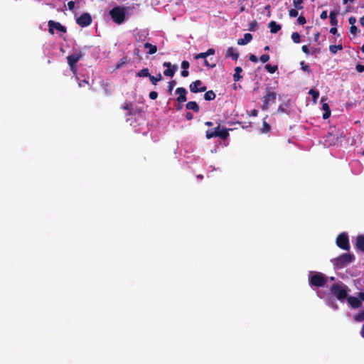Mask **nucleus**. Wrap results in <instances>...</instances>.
<instances>
[{"instance_id":"f257e3e1","label":"nucleus","mask_w":364,"mask_h":364,"mask_svg":"<svg viewBox=\"0 0 364 364\" xmlns=\"http://www.w3.org/2000/svg\"><path fill=\"white\" fill-rule=\"evenodd\" d=\"M327 282L328 278L323 273L313 271L309 272V282L310 286L322 287L326 284Z\"/></svg>"},{"instance_id":"f03ea898","label":"nucleus","mask_w":364,"mask_h":364,"mask_svg":"<svg viewBox=\"0 0 364 364\" xmlns=\"http://www.w3.org/2000/svg\"><path fill=\"white\" fill-rule=\"evenodd\" d=\"M127 9L124 6H117L109 11V15L112 21L117 24H122L126 18Z\"/></svg>"},{"instance_id":"7ed1b4c3","label":"nucleus","mask_w":364,"mask_h":364,"mask_svg":"<svg viewBox=\"0 0 364 364\" xmlns=\"http://www.w3.org/2000/svg\"><path fill=\"white\" fill-rule=\"evenodd\" d=\"M229 130L230 129L225 127L221 128L219 124L217 127L206 131V138L210 139L214 137H219L225 140L229 136Z\"/></svg>"},{"instance_id":"20e7f679","label":"nucleus","mask_w":364,"mask_h":364,"mask_svg":"<svg viewBox=\"0 0 364 364\" xmlns=\"http://www.w3.org/2000/svg\"><path fill=\"white\" fill-rule=\"evenodd\" d=\"M331 292L339 300L343 301L347 298V287L346 285L333 284L331 287Z\"/></svg>"},{"instance_id":"39448f33","label":"nucleus","mask_w":364,"mask_h":364,"mask_svg":"<svg viewBox=\"0 0 364 364\" xmlns=\"http://www.w3.org/2000/svg\"><path fill=\"white\" fill-rule=\"evenodd\" d=\"M355 257L353 255L348 253H343L333 261V264L337 269H342L346 267L348 264L350 263L354 260Z\"/></svg>"},{"instance_id":"423d86ee","label":"nucleus","mask_w":364,"mask_h":364,"mask_svg":"<svg viewBox=\"0 0 364 364\" xmlns=\"http://www.w3.org/2000/svg\"><path fill=\"white\" fill-rule=\"evenodd\" d=\"M336 245L343 250H349L350 247L348 234L346 232L339 234L336 238Z\"/></svg>"},{"instance_id":"0eeeda50","label":"nucleus","mask_w":364,"mask_h":364,"mask_svg":"<svg viewBox=\"0 0 364 364\" xmlns=\"http://www.w3.org/2000/svg\"><path fill=\"white\" fill-rule=\"evenodd\" d=\"M82 55L81 53H75L67 56V61L70 66V70L75 73L76 64L82 58Z\"/></svg>"},{"instance_id":"6e6552de","label":"nucleus","mask_w":364,"mask_h":364,"mask_svg":"<svg viewBox=\"0 0 364 364\" xmlns=\"http://www.w3.org/2000/svg\"><path fill=\"white\" fill-rule=\"evenodd\" d=\"M48 32L52 35L54 34V29H55L61 33H63L67 32L66 27L63 26L59 22H56L55 21L50 20L48 22Z\"/></svg>"},{"instance_id":"1a4fd4ad","label":"nucleus","mask_w":364,"mask_h":364,"mask_svg":"<svg viewBox=\"0 0 364 364\" xmlns=\"http://www.w3.org/2000/svg\"><path fill=\"white\" fill-rule=\"evenodd\" d=\"M191 92L193 93L205 92L207 90L206 86L203 85L201 80H197L191 82L189 85Z\"/></svg>"},{"instance_id":"9d476101","label":"nucleus","mask_w":364,"mask_h":364,"mask_svg":"<svg viewBox=\"0 0 364 364\" xmlns=\"http://www.w3.org/2000/svg\"><path fill=\"white\" fill-rule=\"evenodd\" d=\"M76 23L81 27L88 26L92 23L91 16L88 13H84L76 19Z\"/></svg>"},{"instance_id":"9b49d317","label":"nucleus","mask_w":364,"mask_h":364,"mask_svg":"<svg viewBox=\"0 0 364 364\" xmlns=\"http://www.w3.org/2000/svg\"><path fill=\"white\" fill-rule=\"evenodd\" d=\"M163 66L167 68V69L164 71V75L167 77H173L178 69L177 65H172L170 62H164Z\"/></svg>"},{"instance_id":"f8f14e48","label":"nucleus","mask_w":364,"mask_h":364,"mask_svg":"<svg viewBox=\"0 0 364 364\" xmlns=\"http://www.w3.org/2000/svg\"><path fill=\"white\" fill-rule=\"evenodd\" d=\"M176 93L178 95V97L176 98V100L179 103L184 102L187 100V98H186L187 91L184 87H178L176 90Z\"/></svg>"},{"instance_id":"ddd939ff","label":"nucleus","mask_w":364,"mask_h":364,"mask_svg":"<svg viewBox=\"0 0 364 364\" xmlns=\"http://www.w3.org/2000/svg\"><path fill=\"white\" fill-rule=\"evenodd\" d=\"M348 302L353 309H357L361 306L362 302L360 301L358 296H349L348 297Z\"/></svg>"},{"instance_id":"4468645a","label":"nucleus","mask_w":364,"mask_h":364,"mask_svg":"<svg viewBox=\"0 0 364 364\" xmlns=\"http://www.w3.org/2000/svg\"><path fill=\"white\" fill-rule=\"evenodd\" d=\"M267 95L264 96L262 101H266L267 102H274L277 98V93L275 92L270 91L269 89H267Z\"/></svg>"},{"instance_id":"2eb2a0df","label":"nucleus","mask_w":364,"mask_h":364,"mask_svg":"<svg viewBox=\"0 0 364 364\" xmlns=\"http://www.w3.org/2000/svg\"><path fill=\"white\" fill-rule=\"evenodd\" d=\"M225 56V58H231L232 60H237L239 57V54L233 47H230L227 50Z\"/></svg>"},{"instance_id":"dca6fc26","label":"nucleus","mask_w":364,"mask_h":364,"mask_svg":"<svg viewBox=\"0 0 364 364\" xmlns=\"http://www.w3.org/2000/svg\"><path fill=\"white\" fill-rule=\"evenodd\" d=\"M269 28H270V32L272 33H277L278 31L281 30V26L278 23H277L276 21H272L269 23L268 25Z\"/></svg>"},{"instance_id":"f3484780","label":"nucleus","mask_w":364,"mask_h":364,"mask_svg":"<svg viewBox=\"0 0 364 364\" xmlns=\"http://www.w3.org/2000/svg\"><path fill=\"white\" fill-rule=\"evenodd\" d=\"M186 108L187 109L193 110V112L198 113L200 110V107L196 102L190 101L186 105Z\"/></svg>"},{"instance_id":"a211bd4d","label":"nucleus","mask_w":364,"mask_h":364,"mask_svg":"<svg viewBox=\"0 0 364 364\" xmlns=\"http://www.w3.org/2000/svg\"><path fill=\"white\" fill-rule=\"evenodd\" d=\"M356 247L364 252V235H358L356 239Z\"/></svg>"},{"instance_id":"6ab92c4d","label":"nucleus","mask_w":364,"mask_h":364,"mask_svg":"<svg viewBox=\"0 0 364 364\" xmlns=\"http://www.w3.org/2000/svg\"><path fill=\"white\" fill-rule=\"evenodd\" d=\"M144 48L149 49L148 54L153 55L157 52V46L149 43H144Z\"/></svg>"},{"instance_id":"aec40b11","label":"nucleus","mask_w":364,"mask_h":364,"mask_svg":"<svg viewBox=\"0 0 364 364\" xmlns=\"http://www.w3.org/2000/svg\"><path fill=\"white\" fill-rule=\"evenodd\" d=\"M322 109L324 111L323 114V119H327L331 116V109L327 103H323L322 105Z\"/></svg>"},{"instance_id":"412c9836","label":"nucleus","mask_w":364,"mask_h":364,"mask_svg":"<svg viewBox=\"0 0 364 364\" xmlns=\"http://www.w3.org/2000/svg\"><path fill=\"white\" fill-rule=\"evenodd\" d=\"M242 72V69L241 67H236L235 68V74L233 75V80L235 82H237L242 79V75L240 73Z\"/></svg>"},{"instance_id":"4be33fe9","label":"nucleus","mask_w":364,"mask_h":364,"mask_svg":"<svg viewBox=\"0 0 364 364\" xmlns=\"http://www.w3.org/2000/svg\"><path fill=\"white\" fill-rule=\"evenodd\" d=\"M338 140V135H334L332 133H328L327 136V141L329 142V145H335L336 141Z\"/></svg>"},{"instance_id":"5701e85b","label":"nucleus","mask_w":364,"mask_h":364,"mask_svg":"<svg viewBox=\"0 0 364 364\" xmlns=\"http://www.w3.org/2000/svg\"><path fill=\"white\" fill-rule=\"evenodd\" d=\"M336 15L337 14L334 11L330 12V23L333 26H336L338 25V19L336 18Z\"/></svg>"},{"instance_id":"b1692460","label":"nucleus","mask_w":364,"mask_h":364,"mask_svg":"<svg viewBox=\"0 0 364 364\" xmlns=\"http://www.w3.org/2000/svg\"><path fill=\"white\" fill-rule=\"evenodd\" d=\"M121 108L127 111L128 116H132L133 114V109L131 103L124 102V105H122Z\"/></svg>"},{"instance_id":"393cba45","label":"nucleus","mask_w":364,"mask_h":364,"mask_svg":"<svg viewBox=\"0 0 364 364\" xmlns=\"http://www.w3.org/2000/svg\"><path fill=\"white\" fill-rule=\"evenodd\" d=\"M215 97V93L213 90H208L204 94V99L206 101L213 100Z\"/></svg>"},{"instance_id":"a878e982","label":"nucleus","mask_w":364,"mask_h":364,"mask_svg":"<svg viewBox=\"0 0 364 364\" xmlns=\"http://www.w3.org/2000/svg\"><path fill=\"white\" fill-rule=\"evenodd\" d=\"M149 78L153 85H156L157 82L162 79V76L161 74L159 73L156 75V76L150 75Z\"/></svg>"},{"instance_id":"bb28decb","label":"nucleus","mask_w":364,"mask_h":364,"mask_svg":"<svg viewBox=\"0 0 364 364\" xmlns=\"http://www.w3.org/2000/svg\"><path fill=\"white\" fill-rule=\"evenodd\" d=\"M343 50V46L342 44H339V45H331L329 46V50L333 53V54H336L337 53L338 50Z\"/></svg>"},{"instance_id":"cd10ccee","label":"nucleus","mask_w":364,"mask_h":364,"mask_svg":"<svg viewBox=\"0 0 364 364\" xmlns=\"http://www.w3.org/2000/svg\"><path fill=\"white\" fill-rule=\"evenodd\" d=\"M138 77H149L150 76V73L149 71V69L147 68H143L140 71H139L136 74Z\"/></svg>"},{"instance_id":"c85d7f7f","label":"nucleus","mask_w":364,"mask_h":364,"mask_svg":"<svg viewBox=\"0 0 364 364\" xmlns=\"http://www.w3.org/2000/svg\"><path fill=\"white\" fill-rule=\"evenodd\" d=\"M271 127L270 125L266 122V117L263 119V124L262 128V132L263 133H267L270 131Z\"/></svg>"},{"instance_id":"c756f323","label":"nucleus","mask_w":364,"mask_h":364,"mask_svg":"<svg viewBox=\"0 0 364 364\" xmlns=\"http://www.w3.org/2000/svg\"><path fill=\"white\" fill-rule=\"evenodd\" d=\"M309 94L311 95L313 101L316 102L319 96L318 91L314 89H311L309 92Z\"/></svg>"},{"instance_id":"7c9ffc66","label":"nucleus","mask_w":364,"mask_h":364,"mask_svg":"<svg viewBox=\"0 0 364 364\" xmlns=\"http://www.w3.org/2000/svg\"><path fill=\"white\" fill-rule=\"evenodd\" d=\"M354 320L357 322H362L364 321V311H360L354 316Z\"/></svg>"},{"instance_id":"2f4dec72","label":"nucleus","mask_w":364,"mask_h":364,"mask_svg":"<svg viewBox=\"0 0 364 364\" xmlns=\"http://www.w3.org/2000/svg\"><path fill=\"white\" fill-rule=\"evenodd\" d=\"M265 69L269 73H274L277 69V65H272L271 64H267L265 65Z\"/></svg>"},{"instance_id":"473e14b6","label":"nucleus","mask_w":364,"mask_h":364,"mask_svg":"<svg viewBox=\"0 0 364 364\" xmlns=\"http://www.w3.org/2000/svg\"><path fill=\"white\" fill-rule=\"evenodd\" d=\"M291 38L295 43H299L301 41V37L298 32H294L291 34Z\"/></svg>"},{"instance_id":"72a5a7b5","label":"nucleus","mask_w":364,"mask_h":364,"mask_svg":"<svg viewBox=\"0 0 364 364\" xmlns=\"http://www.w3.org/2000/svg\"><path fill=\"white\" fill-rule=\"evenodd\" d=\"M304 0H293V5L296 9H302Z\"/></svg>"},{"instance_id":"f704fd0d","label":"nucleus","mask_w":364,"mask_h":364,"mask_svg":"<svg viewBox=\"0 0 364 364\" xmlns=\"http://www.w3.org/2000/svg\"><path fill=\"white\" fill-rule=\"evenodd\" d=\"M287 105L285 103L280 105L277 109V113H287Z\"/></svg>"},{"instance_id":"c9c22d12","label":"nucleus","mask_w":364,"mask_h":364,"mask_svg":"<svg viewBox=\"0 0 364 364\" xmlns=\"http://www.w3.org/2000/svg\"><path fill=\"white\" fill-rule=\"evenodd\" d=\"M300 65H301V69L304 72H307L309 73L311 72L310 66L309 65L306 64L304 61H301L300 63Z\"/></svg>"},{"instance_id":"e433bc0d","label":"nucleus","mask_w":364,"mask_h":364,"mask_svg":"<svg viewBox=\"0 0 364 364\" xmlns=\"http://www.w3.org/2000/svg\"><path fill=\"white\" fill-rule=\"evenodd\" d=\"M252 39V36L251 33H247L244 35L243 40L246 43H250Z\"/></svg>"},{"instance_id":"4c0bfd02","label":"nucleus","mask_w":364,"mask_h":364,"mask_svg":"<svg viewBox=\"0 0 364 364\" xmlns=\"http://www.w3.org/2000/svg\"><path fill=\"white\" fill-rule=\"evenodd\" d=\"M176 82L175 80H171L168 82V91L171 93L173 89V87L176 86Z\"/></svg>"},{"instance_id":"58836bf2","label":"nucleus","mask_w":364,"mask_h":364,"mask_svg":"<svg viewBox=\"0 0 364 364\" xmlns=\"http://www.w3.org/2000/svg\"><path fill=\"white\" fill-rule=\"evenodd\" d=\"M299 13L296 9H291L289 11V15L291 17H296L298 16Z\"/></svg>"},{"instance_id":"ea45409f","label":"nucleus","mask_w":364,"mask_h":364,"mask_svg":"<svg viewBox=\"0 0 364 364\" xmlns=\"http://www.w3.org/2000/svg\"><path fill=\"white\" fill-rule=\"evenodd\" d=\"M269 55L267 54H264L260 56L259 60L262 63H265L269 60Z\"/></svg>"},{"instance_id":"a19ab883","label":"nucleus","mask_w":364,"mask_h":364,"mask_svg":"<svg viewBox=\"0 0 364 364\" xmlns=\"http://www.w3.org/2000/svg\"><path fill=\"white\" fill-rule=\"evenodd\" d=\"M297 22L300 25H304L306 23V18L304 16H299L297 18Z\"/></svg>"},{"instance_id":"79ce46f5","label":"nucleus","mask_w":364,"mask_h":364,"mask_svg":"<svg viewBox=\"0 0 364 364\" xmlns=\"http://www.w3.org/2000/svg\"><path fill=\"white\" fill-rule=\"evenodd\" d=\"M207 57H208V56H207V55H206V53H205V52H204V53H198V54L195 55V56H194V58H195L196 59L203 58L204 60H205V59H206V58H207Z\"/></svg>"},{"instance_id":"37998d69","label":"nucleus","mask_w":364,"mask_h":364,"mask_svg":"<svg viewBox=\"0 0 364 364\" xmlns=\"http://www.w3.org/2000/svg\"><path fill=\"white\" fill-rule=\"evenodd\" d=\"M257 26V23L256 21H252L250 24V28H249V30L250 31H254L256 28V27Z\"/></svg>"},{"instance_id":"c03bdc74","label":"nucleus","mask_w":364,"mask_h":364,"mask_svg":"<svg viewBox=\"0 0 364 364\" xmlns=\"http://www.w3.org/2000/svg\"><path fill=\"white\" fill-rule=\"evenodd\" d=\"M189 66H190V64L188 61H186V60L182 61L181 68H183V70H188Z\"/></svg>"},{"instance_id":"a18cd8bd","label":"nucleus","mask_w":364,"mask_h":364,"mask_svg":"<svg viewBox=\"0 0 364 364\" xmlns=\"http://www.w3.org/2000/svg\"><path fill=\"white\" fill-rule=\"evenodd\" d=\"M149 96L151 100H156L158 97V93L156 91H151Z\"/></svg>"},{"instance_id":"49530a36","label":"nucleus","mask_w":364,"mask_h":364,"mask_svg":"<svg viewBox=\"0 0 364 364\" xmlns=\"http://www.w3.org/2000/svg\"><path fill=\"white\" fill-rule=\"evenodd\" d=\"M358 31V28L355 26H350V33L355 35Z\"/></svg>"},{"instance_id":"de8ad7c7","label":"nucleus","mask_w":364,"mask_h":364,"mask_svg":"<svg viewBox=\"0 0 364 364\" xmlns=\"http://www.w3.org/2000/svg\"><path fill=\"white\" fill-rule=\"evenodd\" d=\"M204 65L206 66V67H208V68H213L215 67V63H212L210 64L209 63V61L206 59L204 60Z\"/></svg>"},{"instance_id":"09e8293b","label":"nucleus","mask_w":364,"mask_h":364,"mask_svg":"<svg viewBox=\"0 0 364 364\" xmlns=\"http://www.w3.org/2000/svg\"><path fill=\"white\" fill-rule=\"evenodd\" d=\"M355 69L358 73H363L364 72V65L358 64Z\"/></svg>"},{"instance_id":"8fccbe9b","label":"nucleus","mask_w":364,"mask_h":364,"mask_svg":"<svg viewBox=\"0 0 364 364\" xmlns=\"http://www.w3.org/2000/svg\"><path fill=\"white\" fill-rule=\"evenodd\" d=\"M249 59L251 62H253V63H257L258 62V58L256 55H253V54H250V57H249Z\"/></svg>"},{"instance_id":"3c124183","label":"nucleus","mask_w":364,"mask_h":364,"mask_svg":"<svg viewBox=\"0 0 364 364\" xmlns=\"http://www.w3.org/2000/svg\"><path fill=\"white\" fill-rule=\"evenodd\" d=\"M205 53H206L207 56H209V55H214L215 53V50L214 48H211L208 49V50Z\"/></svg>"},{"instance_id":"603ef678","label":"nucleus","mask_w":364,"mask_h":364,"mask_svg":"<svg viewBox=\"0 0 364 364\" xmlns=\"http://www.w3.org/2000/svg\"><path fill=\"white\" fill-rule=\"evenodd\" d=\"M348 22L351 26H355L354 24L356 22V18L354 16H350L348 19Z\"/></svg>"},{"instance_id":"864d4df0","label":"nucleus","mask_w":364,"mask_h":364,"mask_svg":"<svg viewBox=\"0 0 364 364\" xmlns=\"http://www.w3.org/2000/svg\"><path fill=\"white\" fill-rule=\"evenodd\" d=\"M262 102H263V104H262V109L263 110H267V109H268L269 102H266V101H262Z\"/></svg>"},{"instance_id":"5fc2aeb1","label":"nucleus","mask_w":364,"mask_h":364,"mask_svg":"<svg viewBox=\"0 0 364 364\" xmlns=\"http://www.w3.org/2000/svg\"><path fill=\"white\" fill-rule=\"evenodd\" d=\"M301 50H302V51H303L304 53H306V54H307V55H308V54H309V48H308V46H307L304 45V46L301 47Z\"/></svg>"},{"instance_id":"6e6d98bb","label":"nucleus","mask_w":364,"mask_h":364,"mask_svg":"<svg viewBox=\"0 0 364 364\" xmlns=\"http://www.w3.org/2000/svg\"><path fill=\"white\" fill-rule=\"evenodd\" d=\"M68 6L70 10H73L75 8V2L70 1L68 3Z\"/></svg>"},{"instance_id":"4d7b16f0","label":"nucleus","mask_w":364,"mask_h":364,"mask_svg":"<svg viewBox=\"0 0 364 364\" xmlns=\"http://www.w3.org/2000/svg\"><path fill=\"white\" fill-rule=\"evenodd\" d=\"M327 16H328V15H327V11H323L321 12V14H320V18H321V19H326V18H327Z\"/></svg>"},{"instance_id":"13d9d810","label":"nucleus","mask_w":364,"mask_h":364,"mask_svg":"<svg viewBox=\"0 0 364 364\" xmlns=\"http://www.w3.org/2000/svg\"><path fill=\"white\" fill-rule=\"evenodd\" d=\"M186 118L188 119V120H191L193 118V114L190 112H186Z\"/></svg>"},{"instance_id":"bf43d9fd","label":"nucleus","mask_w":364,"mask_h":364,"mask_svg":"<svg viewBox=\"0 0 364 364\" xmlns=\"http://www.w3.org/2000/svg\"><path fill=\"white\" fill-rule=\"evenodd\" d=\"M85 85H88V81H87L86 80H83L82 81H80L78 82V85L79 87H84Z\"/></svg>"},{"instance_id":"052dcab7","label":"nucleus","mask_w":364,"mask_h":364,"mask_svg":"<svg viewBox=\"0 0 364 364\" xmlns=\"http://www.w3.org/2000/svg\"><path fill=\"white\" fill-rule=\"evenodd\" d=\"M181 76L183 77H188L189 75V72L187 70H183L181 73Z\"/></svg>"},{"instance_id":"680f3d73","label":"nucleus","mask_w":364,"mask_h":364,"mask_svg":"<svg viewBox=\"0 0 364 364\" xmlns=\"http://www.w3.org/2000/svg\"><path fill=\"white\" fill-rule=\"evenodd\" d=\"M358 296L360 299V301H364V292H359L358 294Z\"/></svg>"},{"instance_id":"e2e57ef3","label":"nucleus","mask_w":364,"mask_h":364,"mask_svg":"<svg viewBox=\"0 0 364 364\" xmlns=\"http://www.w3.org/2000/svg\"><path fill=\"white\" fill-rule=\"evenodd\" d=\"M337 31H338V30H337V28H336V26H333V27H332V28L330 29V33H332V34H333V35L336 34V33H337Z\"/></svg>"},{"instance_id":"0e129e2a","label":"nucleus","mask_w":364,"mask_h":364,"mask_svg":"<svg viewBox=\"0 0 364 364\" xmlns=\"http://www.w3.org/2000/svg\"><path fill=\"white\" fill-rule=\"evenodd\" d=\"M237 44H238V45H241V46H242V45H245V44H247V43H245V41L243 40V38H240V39H238V40H237Z\"/></svg>"},{"instance_id":"69168bd1","label":"nucleus","mask_w":364,"mask_h":364,"mask_svg":"<svg viewBox=\"0 0 364 364\" xmlns=\"http://www.w3.org/2000/svg\"><path fill=\"white\" fill-rule=\"evenodd\" d=\"M258 114V111L257 109H252L251 112V115L253 117H257Z\"/></svg>"},{"instance_id":"338daca9","label":"nucleus","mask_w":364,"mask_h":364,"mask_svg":"<svg viewBox=\"0 0 364 364\" xmlns=\"http://www.w3.org/2000/svg\"><path fill=\"white\" fill-rule=\"evenodd\" d=\"M319 36H320V33H319V32H317V33L314 35V41H318V38H319Z\"/></svg>"},{"instance_id":"774afa93","label":"nucleus","mask_w":364,"mask_h":364,"mask_svg":"<svg viewBox=\"0 0 364 364\" xmlns=\"http://www.w3.org/2000/svg\"><path fill=\"white\" fill-rule=\"evenodd\" d=\"M360 335L364 338V323L363 324L361 330H360Z\"/></svg>"}]
</instances>
